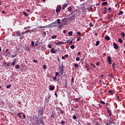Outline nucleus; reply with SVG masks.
Masks as SVG:
<instances>
[{
  "instance_id": "obj_1",
  "label": "nucleus",
  "mask_w": 125,
  "mask_h": 125,
  "mask_svg": "<svg viewBox=\"0 0 125 125\" xmlns=\"http://www.w3.org/2000/svg\"><path fill=\"white\" fill-rule=\"evenodd\" d=\"M56 23V21L53 22L52 23H50L47 25L46 26H39V27H38V28H51V27H55L56 26H57V25H55V24Z\"/></svg>"
},
{
  "instance_id": "obj_2",
  "label": "nucleus",
  "mask_w": 125,
  "mask_h": 125,
  "mask_svg": "<svg viewBox=\"0 0 125 125\" xmlns=\"http://www.w3.org/2000/svg\"><path fill=\"white\" fill-rule=\"evenodd\" d=\"M60 70V74L61 76H63V72H64V69H65V66L63 65V64L59 67Z\"/></svg>"
},
{
  "instance_id": "obj_3",
  "label": "nucleus",
  "mask_w": 125,
  "mask_h": 125,
  "mask_svg": "<svg viewBox=\"0 0 125 125\" xmlns=\"http://www.w3.org/2000/svg\"><path fill=\"white\" fill-rule=\"evenodd\" d=\"M31 122L33 123V125H37L39 124V119H37L36 118H33L31 120Z\"/></svg>"
},
{
  "instance_id": "obj_4",
  "label": "nucleus",
  "mask_w": 125,
  "mask_h": 125,
  "mask_svg": "<svg viewBox=\"0 0 125 125\" xmlns=\"http://www.w3.org/2000/svg\"><path fill=\"white\" fill-rule=\"evenodd\" d=\"M78 12H73L72 13H71V14H70L67 17H69V16H71V15H76V17H79V15L77 14Z\"/></svg>"
},
{
  "instance_id": "obj_5",
  "label": "nucleus",
  "mask_w": 125,
  "mask_h": 125,
  "mask_svg": "<svg viewBox=\"0 0 125 125\" xmlns=\"http://www.w3.org/2000/svg\"><path fill=\"white\" fill-rule=\"evenodd\" d=\"M60 11H61V6H58L57 7V8L56 9V12L57 13H59V12H60Z\"/></svg>"
},
{
  "instance_id": "obj_6",
  "label": "nucleus",
  "mask_w": 125,
  "mask_h": 125,
  "mask_svg": "<svg viewBox=\"0 0 125 125\" xmlns=\"http://www.w3.org/2000/svg\"><path fill=\"white\" fill-rule=\"evenodd\" d=\"M55 117H56V113L54 111H52V114L51 115V119H55Z\"/></svg>"
},
{
  "instance_id": "obj_7",
  "label": "nucleus",
  "mask_w": 125,
  "mask_h": 125,
  "mask_svg": "<svg viewBox=\"0 0 125 125\" xmlns=\"http://www.w3.org/2000/svg\"><path fill=\"white\" fill-rule=\"evenodd\" d=\"M113 47L116 50L119 48V45L116 43H113Z\"/></svg>"
},
{
  "instance_id": "obj_8",
  "label": "nucleus",
  "mask_w": 125,
  "mask_h": 125,
  "mask_svg": "<svg viewBox=\"0 0 125 125\" xmlns=\"http://www.w3.org/2000/svg\"><path fill=\"white\" fill-rule=\"evenodd\" d=\"M76 16H77V15H72L68 19L69 20H75L76 19Z\"/></svg>"
},
{
  "instance_id": "obj_9",
  "label": "nucleus",
  "mask_w": 125,
  "mask_h": 125,
  "mask_svg": "<svg viewBox=\"0 0 125 125\" xmlns=\"http://www.w3.org/2000/svg\"><path fill=\"white\" fill-rule=\"evenodd\" d=\"M107 61L109 65L112 64V58L111 57H108Z\"/></svg>"
},
{
  "instance_id": "obj_10",
  "label": "nucleus",
  "mask_w": 125,
  "mask_h": 125,
  "mask_svg": "<svg viewBox=\"0 0 125 125\" xmlns=\"http://www.w3.org/2000/svg\"><path fill=\"white\" fill-rule=\"evenodd\" d=\"M38 116H43V112L42 110H38Z\"/></svg>"
},
{
  "instance_id": "obj_11",
  "label": "nucleus",
  "mask_w": 125,
  "mask_h": 125,
  "mask_svg": "<svg viewBox=\"0 0 125 125\" xmlns=\"http://www.w3.org/2000/svg\"><path fill=\"white\" fill-rule=\"evenodd\" d=\"M16 37H20L21 36V34L20 33V31H17L16 32Z\"/></svg>"
},
{
  "instance_id": "obj_12",
  "label": "nucleus",
  "mask_w": 125,
  "mask_h": 125,
  "mask_svg": "<svg viewBox=\"0 0 125 125\" xmlns=\"http://www.w3.org/2000/svg\"><path fill=\"white\" fill-rule=\"evenodd\" d=\"M21 114L23 115V113L20 112L19 113H17V117H19V118L21 119V118H22V116H21Z\"/></svg>"
},
{
  "instance_id": "obj_13",
  "label": "nucleus",
  "mask_w": 125,
  "mask_h": 125,
  "mask_svg": "<svg viewBox=\"0 0 125 125\" xmlns=\"http://www.w3.org/2000/svg\"><path fill=\"white\" fill-rule=\"evenodd\" d=\"M55 89V87L52 86H49V89L51 90V91H53L54 89Z\"/></svg>"
},
{
  "instance_id": "obj_14",
  "label": "nucleus",
  "mask_w": 125,
  "mask_h": 125,
  "mask_svg": "<svg viewBox=\"0 0 125 125\" xmlns=\"http://www.w3.org/2000/svg\"><path fill=\"white\" fill-rule=\"evenodd\" d=\"M107 111L108 112V114L109 116V117H111V116H112V112L111 111V110L109 109H107Z\"/></svg>"
},
{
  "instance_id": "obj_15",
  "label": "nucleus",
  "mask_w": 125,
  "mask_h": 125,
  "mask_svg": "<svg viewBox=\"0 0 125 125\" xmlns=\"http://www.w3.org/2000/svg\"><path fill=\"white\" fill-rule=\"evenodd\" d=\"M106 125H116L115 123H113V122H107Z\"/></svg>"
},
{
  "instance_id": "obj_16",
  "label": "nucleus",
  "mask_w": 125,
  "mask_h": 125,
  "mask_svg": "<svg viewBox=\"0 0 125 125\" xmlns=\"http://www.w3.org/2000/svg\"><path fill=\"white\" fill-rule=\"evenodd\" d=\"M50 52L51 53H56V51H55V50H54V48H52L51 50H50Z\"/></svg>"
},
{
  "instance_id": "obj_17",
  "label": "nucleus",
  "mask_w": 125,
  "mask_h": 125,
  "mask_svg": "<svg viewBox=\"0 0 125 125\" xmlns=\"http://www.w3.org/2000/svg\"><path fill=\"white\" fill-rule=\"evenodd\" d=\"M40 122L41 124H42L43 125L44 122H43V118L41 117V118L40 119Z\"/></svg>"
},
{
  "instance_id": "obj_18",
  "label": "nucleus",
  "mask_w": 125,
  "mask_h": 125,
  "mask_svg": "<svg viewBox=\"0 0 125 125\" xmlns=\"http://www.w3.org/2000/svg\"><path fill=\"white\" fill-rule=\"evenodd\" d=\"M100 43V42L99 41H98L96 42L95 46H98Z\"/></svg>"
},
{
  "instance_id": "obj_19",
  "label": "nucleus",
  "mask_w": 125,
  "mask_h": 125,
  "mask_svg": "<svg viewBox=\"0 0 125 125\" xmlns=\"http://www.w3.org/2000/svg\"><path fill=\"white\" fill-rule=\"evenodd\" d=\"M68 5V4H64L63 5V6L62 7V9L64 10V9H65V7H67V6Z\"/></svg>"
},
{
  "instance_id": "obj_20",
  "label": "nucleus",
  "mask_w": 125,
  "mask_h": 125,
  "mask_svg": "<svg viewBox=\"0 0 125 125\" xmlns=\"http://www.w3.org/2000/svg\"><path fill=\"white\" fill-rule=\"evenodd\" d=\"M102 5H107L108 4V2H107V1L103 2L102 3Z\"/></svg>"
},
{
  "instance_id": "obj_21",
  "label": "nucleus",
  "mask_w": 125,
  "mask_h": 125,
  "mask_svg": "<svg viewBox=\"0 0 125 125\" xmlns=\"http://www.w3.org/2000/svg\"><path fill=\"white\" fill-rule=\"evenodd\" d=\"M4 67H8V66H9V64H8V63H7V62H4Z\"/></svg>"
},
{
  "instance_id": "obj_22",
  "label": "nucleus",
  "mask_w": 125,
  "mask_h": 125,
  "mask_svg": "<svg viewBox=\"0 0 125 125\" xmlns=\"http://www.w3.org/2000/svg\"><path fill=\"white\" fill-rule=\"evenodd\" d=\"M67 11H68V12H71V11H72V7H69L67 8Z\"/></svg>"
},
{
  "instance_id": "obj_23",
  "label": "nucleus",
  "mask_w": 125,
  "mask_h": 125,
  "mask_svg": "<svg viewBox=\"0 0 125 125\" xmlns=\"http://www.w3.org/2000/svg\"><path fill=\"white\" fill-rule=\"evenodd\" d=\"M56 38H57V36L53 35V36H51V39L54 40V39H56Z\"/></svg>"
},
{
  "instance_id": "obj_24",
  "label": "nucleus",
  "mask_w": 125,
  "mask_h": 125,
  "mask_svg": "<svg viewBox=\"0 0 125 125\" xmlns=\"http://www.w3.org/2000/svg\"><path fill=\"white\" fill-rule=\"evenodd\" d=\"M107 10H108L109 13H110V12H112V8L111 7L108 8Z\"/></svg>"
},
{
  "instance_id": "obj_25",
  "label": "nucleus",
  "mask_w": 125,
  "mask_h": 125,
  "mask_svg": "<svg viewBox=\"0 0 125 125\" xmlns=\"http://www.w3.org/2000/svg\"><path fill=\"white\" fill-rule=\"evenodd\" d=\"M74 77H72V79H71V85H73V83H74Z\"/></svg>"
},
{
  "instance_id": "obj_26",
  "label": "nucleus",
  "mask_w": 125,
  "mask_h": 125,
  "mask_svg": "<svg viewBox=\"0 0 125 125\" xmlns=\"http://www.w3.org/2000/svg\"><path fill=\"white\" fill-rule=\"evenodd\" d=\"M57 22L58 24H61V20L59 19H58L57 20Z\"/></svg>"
},
{
  "instance_id": "obj_27",
  "label": "nucleus",
  "mask_w": 125,
  "mask_h": 125,
  "mask_svg": "<svg viewBox=\"0 0 125 125\" xmlns=\"http://www.w3.org/2000/svg\"><path fill=\"white\" fill-rule=\"evenodd\" d=\"M55 44H56L57 45H60V44H61V42H55Z\"/></svg>"
},
{
  "instance_id": "obj_28",
  "label": "nucleus",
  "mask_w": 125,
  "mask_h": 125,
  "mask_svg": "<svg viewBox=\"0 0 125 125\" xmlns=\"http://www.w3.org/2000/svg\"><path fill=\"white\" fill-rule=\"evenodd\" d=\"M77 34L80 37H83V35H81L82 33H81V32H77Z\"/></svg>"
},
{
  "instance_id": "obj_29",
  "label": "nucleus",
  "mask_w": 125,
  "mask_h": 125,
  "mask_svg": "<svg viewBox=\"0 0 125 125\" xmlns=\"http://www.w3.org/2000/svg\"><path fill=\"white\" fill-rule=\"evenodd\" d=\"M99 103H101V104H103V105H105V102L103 101H99Z\"/></svg>"
},
{
  "instance_id": "obj_30",
  "label": "nucleus",
  "mask_w": 125,
  "mask_h": 125,
  "mask_svg": "<svg viewBox=\"0 0 125 125\" xmlns=\"http://www.w3.org/2000/svg\"><path fill=\"white\" fill-rule=\"evenodd\" d=\"M23 15H24V16H28V13H27V12L25 11L23 12Z\"/></svg>"
},
{
  "instance_id": "obj_31",
  "label": "nucleus",
  "mask_w": 125,
  "mask_h": 125,
  "mask_svg": "<svg viewBox=\"0 0 125 125\" xmlns=\"http://www.w3.org/2000/svg\"><path fill=\"white\" fill-rule=\"evenodd\" d=\"M3 54H4V56H5L6 57L7 56V57H9V56H8V53L5 52V53H3Z\"/></svg>"
},
{
  "instance_id": "obj_32",
  "label": "nucleus",
  "mask_w": 125,
  "mask_h": 125,
  "mask_svg": "<svg viewBox=\"0 0 125 125\" xmlns=\"http://www.w3.org/2000/svg\"><path fill=\"white\" fill-rule=\"evenodd\" d=\"M93 9V7H92V5L89 8L88 12H90L91 10Z\"/></svg>"
},
{
  "instance_id": "obj_33",
  "label": "nucleus",
  "mask_w": 125,
  "mask_h": 125,
  "mask_svg": "<svg viewBox=\"0 0 125 125\" xmlns=\"http://www.w3.org/2000/svg\"><path fill=\"white\" fill-rule=\"evenodd\" d=\"M105 40H106L107 41H110V37L109 36H106L105 37Z\"/></svg>"
},
{
  "instance_id": "obj_34",
  "label": "nucleus",
  "mask_w": 125,
  "mask_h": 125,
  "mask_svg": "<svg viewBox=\"0 0 125 125\" xmlns=\"http://www.w3.org/2000/svg\"><path fill=\"white\" fill-rule=\"evenodd\" d=\"M123 14H124V12H123V11H120L118 15H123Z\"/></svg>"
},
{
  "instance_id": "obj_35",
  "label": "nucleus",
  "mask_w": 125,
  "mask_h": 125,
  "mask_svg": "<svg viewBox=\"0 0 125 125\" xmlns=\"http://www.w3.org/2000/svg\"><path fill=\"white\" fill-rule=\"evenodd\" d=\"M37 30V28H33V29L30 30V33H32V32H35Z\"/></svg>"
},
{
  "instance_id": "obj_36",
  "label": "nucleus",
  "mask_w": 125,
  "mask_h": 125,
  "mask_svg": "<svg viewBox=\"0 0 125 125\" xmlns=\"http://www.w3.org/2000/svg\"><path fill=\"white\" fill-rule=\"evenodd\" d=\"M16 69H20V66L18 64H17L15 66Z\"/></svg>"
},
{
  "instance_id": "obj_37",
  "label": "nucleus",
  "mask_w": 125,
  "mask_h": 125,
  "mask_svg": "<svg viewBox=\"0 0 125 125\" xmlns=\"http://www.w3.org/2000/svg\"><path fill=\"white\" fill-rule=\"evenodd\" d=\"M72 34H73V32L70 31L68 32V36H72Z\"/></svg>"
},
{
  "instance_id": "obj_38",
  "label": "nucleus",
  "mask_w": 125,
  "mask_h": 125,
  "mask_svg": "<svg viewBox=\"0 0 125 125\" xmlns=\"http://www.w3.org/2000/svg\"><path fill=\"white\" fill-rule=\"evenodd\" d=\"M74 67L75 68H79V64H78V63L74 64Z\"/></svg>"
},
{
  "instance_id": "obj_39",
  "label": "nucleus",
  "mask_w": 125,
  "mask_h": 125,
  "mask_svg": "<svg viewBox=\"0 0 125 125\" xmlns=\"http://www.w3.org/2000/svg\"><path fill=\"white\" fill-rule=\"evenodd\" d=\"M43 69H44V70H46V65L44 64L42 66Z\"/></svg>"
},
{
  "instance_id": "obj_40",
  "label": "nucleus",
  "mask_w": 125,
  "mask_h": 125,
  "mask_svg": "<svg viewBox=\"0 0 125 125\" xmlns=\"http://www.w3.org/2000/svg\"><path fill=\"white\" fill-rule=\"evenodd\" d=\"M16 56H17V54L12 55V58H14L16 57Z\"/></svg>"
},
{
  "instance_id": "obj_41",
  "label": "nucleus",
  "mask_w": 125,
  "mask_h": 125,
  "mask_svg": "<svg viewBox=\"0 0 125 125\" xmlns=\"http://www.w3.org/2000/svg\"><path fill=\"white\" fill-rule=\"evenodd\" d=\"M27 33H28V31H22L21 35H25V34H27Z\"/></svg>"
},
{
  "instance_id": "obj_42",
  "label": "nucleus",
  "mask_w": 125,
  "mask_h": 125,
  "mask_svg": "<svg viewBox=\"0 0 125 125\" xmlns=\"http://www.w3.org/2000/svg\"><path fill=\"white\" fill-rule=\"evenodd\" d=\"M72 118L73 119V120H77V116L76 115H73L72 116Z\"/></svg>"
},
{
  "instance_id": "obj_43",
  "label": "nucleus",
  "mask_w": 125,
  "mask_h": 125,
  "mask_svg": "<svg viewBox=\"0 0 125 125\" xmlns=\"http://www.w3.org/2000/svg\"><path fill=\"white\" fill-rule=\"evenodd\" d=\"M31 45H32V46H35V42H34V41L31 42Z\"/></svg>"
},
{
  "instance_id": "obj_44",
  "label": "nucleus",
  "mask_w": 125,
  "mask_h": 125,
  "mask_svg": "<svg viewBox=\"0 0 125 125\" xmlns=\"http://www.w3.org/2000/svg\"><path fill=\"white\" fill-rule=\"evenodd\" d=\"M90 66H92V67H94V68H96V66L93 63H90Z\"/></svg>"
},
{
  "instance_id": "obj_45",
  "label": "nucleus",
  "mask_w": 125,
  "mask_h": 125,
  "mask_svg": "<svg viewBox=\"0 0 125 125\" xmlns=\"http://www.w3.org/2000/svg\"><path fill=\"white\" fill-rule=\"evenodd\" d=\"M115 66H116V63L114 62L112 64V67H113V69H115V67H114Z\"/></svg>"
},
{
  "instance_id": "obj_46",
  "label": "nucleus",
  "mask_w": 125,
  "mask_h": 125,
  "mask_svg": "<svg viewBox=\"0 0 125 125\" xmlns=\"http://www.w3.org/2000/svg\"><path fill=\"white\" fill-rule=\"evenodd\" d=\"M70 48H71V49H74V48H75V45H72L70 46Z\"/></svg>"
},
{
  "instance_id": "obj_47",
  "label": "nucleus",
  "mask_w": 125,
  "mask_h": 125,
  "mask_svg": "<svg viewBox=\"0 0 125 125\" xmlns=\"http://www.w3.org/2000/svg\"><path fill=\"white\" fill-rule=\"evenodd\" d=\"M118 42L121 43V42H123V40H122V39H119Z\"/></svg>"
},
{
  "instance_id": "obj_48",
  "label": "nucleus",
  "mask_w": 125,
  "mask_h": 125,
  "mask_svg": "<svg viewBox=\"0 0 125 125\" xmlns=\"http://www.w3.org/2000/svg\"><path fill=\"white\" fill-rule=\"evenodd\" d=\"M10 87H11V84H9L6 86V88H10Z\"/></svg>"
},
{
  "instance_id": "obj_49",
  "label": "nucleus",
  "mask_w": 125,
  "mask_h": 125,
  "mask_svg": "<svg viewBox=\"0 0 125 125\" xmlns=\"http://www.w3.org/2000/svg\"><path fill=\"white\" fill-rule=\"evenodd\" d=\"M109 93H111V94H113V90H108Z\"/></svg>"
},
{
  "instance_id": "obj_50",
  "label": "nucleus",
  "mask_w": 125,
  "mask_h": 125,
  "mask_svg": "<svg viewBox=\"0 0 125 125\" xmlns=\"http://www.w3.org/2000/svg\"><path fill=\"white\" fill-rule=\"evenodd\" d=\"M89 26H90V27H93V26H94L93 23H89Z\"/></svg>"
},
{
  "instance_id": "obj_51",
  "label": "nucleus",
  "mask_w": 125,
  "mask_h": 125,
  "mask_svg": "<svg viewBox=\"0 0 125 125\" xmlns=\"http://www.w3.org/2000/svg\"><path fill=\"white\" fill-rule=\"evenodd\" d=\"M76 61H80V57H78L76 58Z\"/></svg>"
},
{
  "instance_id": "obj_52",
  "label": "nucleus",
  "mask_w": 125,
  "mask_h": 125,
  "mask_svg": "<svg viewBox=\"0 0 125 125\" xmlns=\"http://www.w3.org/2000/svg\"><path fill=\"white\" fill-rule=\"evenodd\" d=\"M121 36H123V37H125V32L121 33Z\"/></svg>"
},
{
  "instance_id": "obj_53",
  "label": "nucleus",
  "mask_w": 125,
  "mask_h": 125,
  "mask_svg": "<svg viewBox=\"0 0 125 125\" xmlns=\"http://www.w3.org/2000/svg\"><path fill=\"white\" fill-rule=\"evenodd\" d=\"M15 63H16V62H12L11 65L12 66H14V65H15Z\"/></svg>"
},
{
  "instance_id": "obj_54",
  "label": "nucleus",
  "mask_w": 125,
  "mask_h": 125,
  "mask_svg": "<svg viewBox=\"0 0 125 125\" xmlns=\"http://www.w3.org/2000/svg\"><path fill=\"white\" fill-rule=\"evenodd\" d=\"M33 61L34 63H38V60H33Z\"/></svg>"
},
{
  "instance_id": "obj_55",
  "label": "nucleus",
  "mask_w": 125,
  "mask_h": 125,
  "mask_svg": "<svg viewBox=\"0 0 125 125\" xmlns=\"http://www.w3.org/2000/svg\"><path fill=\"white\" fill-rule=\"evenodd\" d=\"M74 100L76 102H79V98H75Z\"/></svg>"
},
{
  "instance_id": "obj_56",
  "label": "nucleus",
  "mask_w": 125,
  "mask_h": 125,
  "mask_svg": "<svg viewBox=\"0 0 125 125\" xmlns=\"http://www.w3.org/2000/svg\"><path fill=\"white\" fill-rule=\"evenodd\" d=\"M60 113L61 114H64V113H65V112H64V111L61 110H60Z\"/></svg>"
},
{
  "instance_id": "obj_57",
  "label": "nucleus",
  "mask_w": 125,
  "mask_h": 125,
  "mask_svg": "<svg viewBox=\"0 0 125 125\" xmlns=\"http://www.w3.org/2000/svg\"><path fill=\"white\" fill-rule=\"evenodd\" d=\"M57 79V76H55V77L53 78V80H54V81H56Z\"/></svg>"
},
{
  "instance_id": "obj_58",
  "label": "nucleus",
  "mask_w": 125,
  "mask_h": 125,
  "mask_svg": "<svg viewBox=\"0 0 125 125\" xmlns=\"http://www.w3.org/2000/svg\"><path fill=\"white\" fill-rule=\"evenodd\" d=\"M80 40H81V37H80V36L79 38H77V42H80Z\"/></svg>"
},
{
  "instance_id": "obj_59",
  "label": "nucleus",
  "mask_w": 125,
  "mask_h": 125,
  "mask_svg": "<svg viewBox=\"0 0 125 125\" xmlns=\"http://www.w3.org/2000/svg\"><path fill=\"white\" fill-rule=\"evenodd\" d=\"M108 20L112 19V16H109L108 17Z\"/></svg>"
},
{
  "instance_id": "obj_60",
  "label": "nucleus",
  "mask_w": 125,
  "mask_h": 125,
  "mask_svg": "<svg viewBox=\"0 0 125 125\" xmlns=\"http://www.w3.org/2000/svg\"><path fill=\"white\" fill-rule=\"evenodd\" d=\"M61 124L62 125H65V122H64V121H61Z\"/></svg>"
},
{
  "instance_id": "obj_61",
  "label": "nucleus",
  "mask_w": 125,
  "mask_h": 125,
  "mask_svg": "<svg viewBox=\"0 0 125 125\" xmlns=\"http://www.w3.org/2000/svg\"><path fill=\"white\" fill-rule=\"evenodd\" d=\"M48 47L49 48H51V45H50V44H48Z\"/></svg>"
},
{
  "instance_id": "obj_62",
  "label": "nucleus",
  "mask_w": 125,
  "mask_h": 125,
  "mask_svg": "<svg viewBox=\"0 0 125 125\" xmlns=\"http://www.w3.org/2000/svg\"><path fill=\"white\" fill-rule=\"evenodd\" d=\"M56 77H57V76H58V75H59V72H56Z\"/></svg>"
},
{
  "instance_id": "obj_63",
  "label": "nucleus",
  "mask_w": 125,
  "mask_h": 125,
  "mask_svg": "<svg viewBox=\"0 0 125 125\" xmlns=\"http://www.w3.org/2000/svg\"><path fill=\"white\" fill-rule=\"evenodd\" d=\"M99 64H100L99 62H97L96 63V66H99Z\"/></svg>"
},
{
  "instance_id": "obj_64",
  "label": "nucleus",
  "mask_w": 125,
  "mask_h": 125,
  "mask_svg": "<svg viewBox=\"0 0 125 125\" xmlns=\"http://www.w3.org/2000/svg\"><path fill=\"white\" fill-rule=\"evenodd\" d=\"M95 125H100V124H99V123L96 122Z\"/></svg>"
}]
</instances>
